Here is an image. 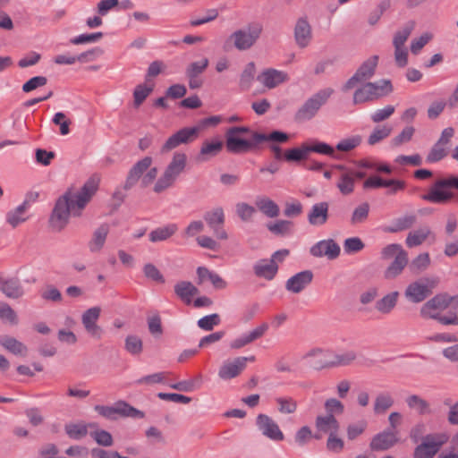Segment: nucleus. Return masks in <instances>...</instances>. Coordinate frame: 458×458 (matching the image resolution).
I'll return each mask as SVG.
<instances>
[{
  "label": "nucleus",
  "mask_w": 458,
  "mask_h": 458,
  "mask_svg": "<svg viewBox=\"0 0 458 458\" xmlns=\"http://www.w3.org/2000/svg\"><path fill=\"white\" fill-rule=\"evenodd\" d=\"M324 408L326 415H341L344 411V403L336 398H328L325 401Z\"/></svg>",
  "instance_id": "nucleus-54"
},
{
  "label": "nucleus",
  "mask_w": 458,
  "mask_h": 458,
  "mask_svg": "<svg viewBox=\"0 0 458 458\" xmlns=\"http://www.w3.org/2000/svg\"><path fill=\"white\" fill-rule=\"evenodd\" d=\"M394 403L392 394L388 392L379 393L374 402V412L376 414H383L390 409Z\"/></svg>",
  "instance_id": "nucleus-37"
},
{
  "label": "nucleus",
  "mask_w": 458,
  "mask_h": 458,
  "mask_svg": "<svg viewBox=\"0 0 458 458\" xmlns=\"http://www.w3.org/2000/svg\"><path fill=\"white\" fill-rule=\"evenodd\" d=\"M98 188V180L90 177L80 191L67 190L55 201L49 217V226L54 232H61L69 223L70 216H80Z\"/></svg>",
  "instance_id": "nucleus-1"
},
{
  "label": "nucleus",
  "mask_w": 458,
  "mask_h": 458,
  "mask_svg": "<svg viewBox=\"0 0 458 458\" xmlns=\"http://www.w3.org/2000/svg\"><path fill=\"white\" fill-rule=\"evenodd\" d=\"M253 270L257 276L272 280L278 271V265L271 259H260L254 265Z\"/></svg>",
  "instance_id": "nucleus-29"
},
{
  "label": "nucleus",
  "mask_w": 458,
  "mask_h": 458,
  "mask_svg": "<svg viewBox=\"0 0 458 458\" xmlns=\"http://www.w3.org/2000/svg\"><path fill=\"white\" fill-rule=\"evenodd\" d=\"M256 73V66L253 62H250L246 64L244 70L242 71L240 78V88L242 90H248L254 80Z\"/></svg>",
  "instance_id": "nucleus-47"
},
{
  "label": "nucleus",
  "mask_w": 458,
  "mask_h": 458,
  "mask_svg": "<svg viewBox=\"0 0 458 458\" xmlns=\"http://www.w3.org/2000/svg\"><path fill=\"white\" fill-rule=\"evenodd\" d=\"M449 307L458 311V295L451 296L447 293H441L427 301L420 313L421 317L430 318L432 315L439 314L436 310H445Z\"/></svg>",
  "instance_id": "nucleus-8"
},
{
  "label": "nucleus",
  "mask_w": 458,
  "mask_h": 458,
  "mask_svg": "<svg viewBox=\"0 0 458 458\" xmlns=\"http://www.w3.org/2000/svg\"><path fill=\"white\" fill-rule=\"evenodd\" d=\"M370 206L368 202H363L357 206L351 216L350 223L352 225L363 224L369 218Z\"/></svg>",
  "instance_id": "nucleus-40"
},
{
  "label": "nucleus",
  "mask_w": 458,
  "mask_h": 458,
  "mask_svg": "<svg viewBox=\"0 0 458 458\" xmlns=\"http://www.w3.org/2000/svg\"><path fill=\"white\" fill-rule=\"evenodd\" d=\"M267 227L275 235L284 236L292 233L293 223L289 220H278L274 224H267Z\"/></svg>",
  "instance_id": "nucleus-48"
},
{
  "label": "nucleus",
  "mask_w": 458,
  "mask_h": 458,
  "mask_svg": "<svg viewBox=\"0 0 458 458\" xmlns=\"http://www.w3.org/2000/svg\"><path fill=\"white\" fill-rule=\"evenodd\" d=\"M258 144L259 142H256L253 138L251 140H245L227 131L225 132V148L229 153H247L255 148Z\"/></svg>",
  "instance_id": "nucleus-14"
},
{
  "label": "nucleus",
  "mask_w": 458,
  "mask_h": 458,
  "mask_svg": "<svg viewBox=\"0 0 458 458\" xmlns=\"http://www.w3.org/2000/svg\"><path fill=\"white\" fill-rule=\"evenodd\" d=\"M416 222V216L414 215H407L403 217L396 219L395 227H390L388 232L396 233L399 231L406 230L411 227Z\"/></svg>",
  "instance_id": "nucleus-62"
},
{
  "label": "nucleus",
  "mask_w": 458,
  "mask_h": 458,
  "mask_svg": "<svg viewBox=\"0 0 458 458\" xmlns=\"http://www.w3.org/2000/svg\"><path fill=\"white\" fill-rule=\"evenodd\" d=\"M224 143L222 140H216L214 141L206 140L202 143L199 156L203 157L202 160H207L210 157L217 156L223 149Z\"/></svg>",
  "instance_id": "nucleus-38"
},
{
  "label": "nucleus",
  "mask_w": 458,
  "mask_h": 458,
  "mask_svg": "<svg viewBox=\"0 0 458 458\" xmlns=\"http://www.w3.org/2000/svg\"><path fill=\"white\" fill-rule=\"evenodd\" d=\"M340 246L333 240H322L314 244L310 252L313 257L326 256L328 259H335L340 255Z\"/></svg>",
  "instance_id": "nucleus-17"
},
{
  "label": "nucleus",
  "mask_w": 458,
  "mask_h": 458,
  "mask_svg": "<svg viewBox=\"0 0 458 458\" xmlns=\"http://www.w3.org/2000/svg\"><path fill=\"white\" fill-rule=\"evenodd\" d=\"M415 28V21H409L404 26L395 32L393 38V45L394 48L404 47V44L410 37L411 33Z\"/></svg>",
  "instance_id": "nucleus-39"
},
{
  "label": "nucleus",
  "mask_w": 458,
  "mask_h": 458,
  "mask_svg": "<svg viewBox=\"0 0 458 458\" xmlns=\"http://www.w3.org/2000/svg\"><path fill=\"white\" fill-rule=\"evenodd\" d=\"M257 80L267 89H274L281 83L287 81L289 77L284 72L269 68L259 74Z\"/></svg>",
  "instance_id": "nucleus-22"
},
{
  "label": "nucleus",
  "mask_w": 458,
  "mask_h": 458,
  "mask_svg": "<svg viewBox=\"0 0 458 458\" xmlns=\"http://www.w3.org/2000/svg\"><path fill=\"white\" fill-rule=\"evenodd\" d=\"M332 352L328 350H323L320 348H314L309 351L304 359L316 358V360L311 363L312 367L315 369L320 370L324 368L318 367V364L323 362L325 360H331Z\"/></svg>",
  "instance_id": "nucleus-44"
},
{
  "label": "nucleus",
  "mask_w": 458,
  "mask_h": 458,
  "mask_svg": "<svg viewBox=\"0 0 458 458\" xmlns=\"http://www.w3.org/2000/svg\"><path fill=\"white\" fill-rule=\"evenodd\" d=\"M408 264V254L405 250L400 251L384 272L386 279H394L398 276Z\"/></svg>",
  "instance_id": "nucleus-30"
},
{
  "label": "nucleus",
  "mask_w": 458,
  "mask_h": 458,
  "mask_svg": "<svg viewBox=\"0 0 458 458\" xmlns=\"http://www.w3.org/2000/svg\"><path fill=\"white\" fill-rule=\"evenodd\" d=\"M439 283L437 277H422L411 283L405 289V298L412 303H420L432 294Z\"/></svg>",
  "instance_id": "nucleus-6"
},
{
  "label": "nucleus",
  "mask_w": 458,
  "mask_h": 458,
  "mask_svg": "<svg viewBox=\"0 0 458 458\" xmlns=\"http://www.w3.org/2000/svg\"><path fill=\"white\" fill-rule=\"evenodd\" d=\"M398 297L399 293L397 291L387 293L377 301L375 309L381 314H389L396 306Z\"/></svg>",
  "instance_id": "nucleus-34"
},
{
  "label": "nucleus",
  "mask_w": 458,
  "mask_h": 458,
  "mask_svg": "<svg viewBox=\"0 0 458 458\" xmlns=\"http://www.w3.org/2000/svg\"><path fill=\"white\" fill-rule=\"evenodd\" d=\"M276 402L280 413L292 414L297 410V402L292 397H277Z\"/></svg>",
  "instance_id": "nucleus-53"
},
{
  "label": "nucleus",
  "mask_w": 458,
  "mask_h": 458,
  "mask_svg": "<svg viewBox=\"0 0 458 458\" xmlns=\"http://www.w3.org/2000/svg\"><path fill=\"white\" fill-rule=\"evenodd\" d=\"M453 189L458 190V176L451 174L436 180L421 199L434 204H446L454 198Z\"/></svg>",
  "instance_id": "nucleus-2"
},
{
  "label": "nucleus",
  "mask_w": 458,
  "mask_h": 458,
  "mask_svg": "<svg viewBox=\"0 0 458 458\" xmlns=\"http://www.w3.org/2000/svg\"><path fill=\"white\" fill-rule=\"evenodd\" d=\"M0 291L10 299H19L24 295V289L17 277L0 276Z\"/></svg>",
  "instance_id": "nucleus-23"
},
{
  "label": "nucleus",
  "mask_w": 458,
  "mask_h": 458,
  "mask_svg": "<svg viewBox=\"0 0 458 458\" xmlns=\"http://www.w3.org/2000/svg\"><path fill=\"white\" fill-rule=\"evenodd\" d=\"M259 209L268 217H276L279 215L278 205L268 198H263L257 201Z\"/></svg>",
  "instance_id": "nucleus-45"
},
{
  "label": "nucleus",
  "mask_w": 458,
  "mask_h": 458,
  "mask_svg": "<svg viewBox=\"0 0 458 458\" xmlns=\"http://www.w3.org/2000/svg\"><path fill=\"white\" fill-rule=\"evenodd\" d=\"M0 344L4 349L15 355L25 356L27 353L26 345L14 337L4 335L0 338Z\"/></svg>",
  "instance_id": "nucleus-36"
},
{
  "label": "nucleus",
  "mask_w": 458,
  "mask_h": 458,
  "mask_svg": "<svg viewBox=\"0 0 458 458\" xmlns=\"http://www.w3.org/2000/svg\"><path fill=\"white\" fill-rule=\"evenodd\" d=\"M124 349L133 356H139L143 351V342L136 335H129L124 341Z\"/></svg>",
  "instance_id": "nucleus-46"
},
{
  "label": "nucleus",
  "mask_w": 458,
  "mask_h": 458,
  "mask_svg": "<svg viewBox=\"0 0 458 458\" xmlns=\"http://www.w3.org/2000/svg\"><path fill=\"white\" fill-rule=\"evenodd\" d=\"M430 233V229L427 226L410 232L406 238L407 246L409 248H412L420 245L428 238Z\"/></svg>",
  "instance_id": "nucleus-41"
},
{
  "label": "nucleus",
  "mask_w": 458,
  "mask_h": 458,
  "mask_svg": "<svg viewBox=\"0 0 458 458\" xmlns=\"http://www.w3.org/2000/svg\"><path fill=\"white\" fill-rule=\"evenodd\" d=\"M328 210L329 203L327 201L314 204L308 214L309 223L315 226L325 225L329 217Z\"/></svg>",
  "instance_id": "nucleus-24"
},
{
  "label": "nucleus",
  "mask_w": 458,
  "mask_h": 458,
  "mask_svg": "<svg viewBox=\"0 0 458 458\" xmlns=\"http://www.w3.org/2000/svg\"><path fill=\"white\" fill-rule=\"evenodd\" d=\"M245 369L246 359L237 357L223 363L219 369L218 377L223 380H229L238 377Z\"/></svg>",
  "instance_id": "nucleus-18"
},
{
  "label": "nucleus",
  "mask_w": 458,
  "mask_h": 458,
  "mask_svg": "<svg viewBox=\"0 0 458 458\" xmlns=\"http://www.w3.org/2000/svg\"><path fill=\"white\" fill-rule=\"evenodd\" d=\"M0 318L3 321L10 323L11 325L18 324V317L16 312L7 302L4 301L0 302Z\"/></svg>",
  "instance_id": "nucleus-55"
},
{
  "label": "nucleus",
  "mask_w": 458,
  "mask_h": 458,
  "mask_svg": "<svg viewBox=\"0 0 458 458\" xmlns=\"http://www.w3.org/2000/svg\"><path fill=\"white\" fill-rule=\"evenodd\" d=\"M308 144H301L299 148L286 149L284 153V161L300 162L308 157Z\"/></svg>",
  "instance_id": "nucleus-42"
},
{
  "label": "nucleus",
  "mask_w": 458,
  "mask_h": 458,
  "mask_svg": "<svg viewBox=\"0 0 458 458\" xmlns=\"http://www.w3.org/2000/svg\"><path fill=\"white\" fill-rule=\"evenodd\" d=\"M294 39L301 48L307 47L312 39V29L306 17L299 18L294 27Z\"/></svg>",
  "instance_id": "nucleus-20"
},
{
  "label": "nucleus",
  "mask_w": 458,
  "mask_h": 458,
  "mask_svg": "<svg viewBox=\"0 0 458 458\" xmlns=\"http://www.w3.org/2000/svg\"><path fill=\"white\" fill-rule=\"evenodd\" d=\"M262 25L259 23L248 24L243 29H240L232 33L229 40L233 41V47L244 51L250 49L259 38L262 32Z\"/></svg>",
  "instance_id": "nucleus-9"
},
{
  "label": "nucleus",
  "mask_w": 458,
  "mask_h": 458,
  "mask_svg": "<svg viewBox=\"0 0 458 458\" xmlns=\"http://www.w3.org/2000/svg\"><path fill=\"white\" fill-rule=\"evenodd\" d=\"M397 433L394 430H384L372 438L369 447L372 451H385L394 446L397 442Z\"/></svg>",
  "instance_id": "nucleus-21"
},
{
  "label": "nucleus",
  "mask_w": 458,
  "mask_h": 458,
  "mask_svg": "<svg viewBox=\"0 0 458 458\" xmlns=\"http://www.w3.org/2000/svg\"><path fill=\"white\" fill-rule=\"evenodd\" d=\"M109 231L110 225L106 223L100 225L94 230L92 237L88 242V248L90 252L97 253L103 249Z\"/></svg>",
  "instance_id": "nucleus-25"
},
{
  "label": "nucleus",
  "mask_w": 458,
  "mask_h": 458,
  "mask_svg": "<svg viewBox=\"0 0 458 458\" xmlns=\"http://www.w3.org/2000/svg\"><path fill=\"white\" fill-rule=\"evenodd\" d=\"M91 437L99 445L106 447L113 445L114 439L112 435L104 429H97L90 433Z\"/></svg>",
  "instance_id": "nucleus-60"
},
{
  "label": "nucleus",
  "mask_w": 458,
  "mask_h": 458,
  "mask_svg": "<svg viewBox=\"0 0 458 458\" xmlns=\"http://www.w3.org/2000/svg\"><path fill=\"white\" fill-rule=\"evenodd\" d=\"M26 209L24 206H19L15 209L7 213L6 220L13 226L16 227L21 223L26 221V217H23L22 215L25 213Z\"/></svg>",
  "instance_id": "nucleus-63"
},
{
  "label": "nucleus",
  "mask_w": 458,
  "mask_h": 458,
  "mask_svg": "<svg viewBox=\"0 0 458 458\" xmlns=\"http://www.w3.org/2000/svg\"><path fill=\"white\" fill-rule=\"evenodd\" d=\"M187 162V156L182 152H175L171 162L154 186L156 193H161L172 187L178 176L183 172Z\"/></svg>",
  "instance_id": "nucleus-3"
},
{
  "label": "nucleus",
  "mask_w": 458,
  "mask_h": 458,
  "mask_svg": "<svg viewBox=\"0 0 458 458\" xmlns=\"http://www.w3.org/2000/svg\"><path fill=\"white\" fill-rule=\"evenodd\" d=\"M199 293V289L190 281H180L174 285V293L188 305L191 303V297Z\"/></svg>",
  "instance_id": "nucleus-31"
},
{
  "label": "nucleus",
  "mask_w": 458,
  "mask_h": 458,
  "mask_svg": "<svg viewBox=\"0 0 458 458\" xmlns=\"http://www.w3.org/2000/svg\"><path fill=\"white\" fill-rule=\"evenodd\" d=\"M252 138L256 142L271 141L272 144L284 143L290 140V135L281 131H272L270 133L253 132Z\"/></svg>",
  "instance_id": "nucleus-33"
},
{
  "label": "nucleus",
  "mask_w": 458,
  "mask_h": 458,
  "mask_svg": "<svg viewBox=\"0 0 458 458\" xmlns=\"http://www.w3.org/2000/svg\"><path fill=\"white\" fill-rule=\"evenodd\" d=\"M65 432L70 438L79 440L87 436L88 428L81 424H68L65 426Z\"/></svg>",
  "instance_id": "nucleus-61"
},
{
  "label": "nucleus",
  "mask_w": 458,
  "mask_h": 458,
  "mask_svg": "<svg viewBox=\"0 0 458 458\" xmlns=\"http://www.w3.org/2000/svg\"><path fill=\"white\" fill-rule=\"evenodd\" d=\"M101 309L98 306L86 310L81 315V323L86 332L92 338L101 339L104 330L98 325V320L100 317Z\"/></svg>",
  "instance_id": "nucleus-13"
},
{
  "label": "nucleus",
  "mask_w": 458,
  "mask_h": 458,
  "mask_svg": "<svg viewBox=\"0 0 458 458\" xmlns=\"http://www.w3.org/2000/svg\"><path fill=\"white\" fill-rule=\"evenodd\" d=\"M177 230L178 226L175 224H169L163 227L156 228L149 233V241L151 242L166 241L172 237Z\"/></svg>",
  "instance_id": "nucleus-35"
},
{
  "label": "nucleus",
  "mask_w": 458,
  "mask_h": 458,
  "mask_svg": "<svg viewBox=\"0 0 458 458\" xmlns=\"http://www.w3.org/2000/svg\"><path fill=\"white\" fill-rule=\"evenodd\" d=\"M447 440L448 437L443 433L427 434L414 448L412 458H434Z\"/></svg>",
  "instance_id": "nucleus-7"
},
{
  "label": "nucleus",
  "mask_w": 458,
  "mask_h": 458,
  "mask_svg": "<svg viewBox=\"0 0 458 458\" xmlns=\"http://www.w3.org/2000/svg\"><path fill=\"white\" fill-rule=\"evenodd\" d=\"M337 188L344 195H349L354 189V178L352 173H344L337 182Z\"/></svg>",
  "instance_id": "nucleus-52"
},
{
  "label": "nucleus",
  "mask_w": 458,
  "mask_h": 458,
  "mask_svg": "<svg viewBox=\"0 0 458 458\" xmlns=\"http://www.w3.org/2000/svg\"><path fill=\"white\" fill-rule=\"evenodd\" d=\"M447 156V149L444 145H438L437 142L431 148L429 153L427 156V162L435 163L442 160Z\"/></svg>",
  "instance_id": "nucleus-59"
},
{
  "label": "nucleus",
  "mask_w": 458,
  "mask_h": 458,
  "mask_svg": "<svg viewBox=\"0 0 458 458\" xmlns=\"http://www.w3.org/2000/svg\"><path fill=\"white\" fill-rule=\"evenodd\" d=\"M95 411L99 415L109 420H116L118 417L144 418L145 413L124 401H118L113 406L96 405Z\"/></svg>",
  "instance_id": "nucleus-10"
},
{
  "label": "nucleus",
  "mask_w": 458,
  "mask_h": 458,
  "mask_svg": "<svg viewBox=\"0 0 458 458\" xmlns=\"http://www.w3.org/2000/svg\"><path fill=\"white\" fill-rule=\"evenodd\" d=\"M405 403L411 410L415 411L420 416L429 415L432 413L430 403L418 394H411L407 396Z\"/></svg>",
  "instance_id": "nucleus-32"
},
{
  "label": "nucleus",
  "mask_w": 458,
  "mask_h": 458,
  "mask_svg": "<svg viewBox=\"0 0 458 458\" xmlns=\"http://www.w3.org/2000/svg\"><path fill=\"white\" fill-rule=\"evenodd\" d=\"M315 427L318 432L332 435L338 433L340 424L335 416L318 415L315 420Z\"/></svg>",
  "instance_id": "nucleus-28"
},
{
  "label": "nucleus",
  "mask_w": 458,
  "mask_h": 458,
  "mask_svg": "<svg viewBox=\"0 0 458 458\" xmlns=\"http://www.w3.org/2000/svg\"><path fill=\"white\" fill-rule=\"evenodd\" d=\"M378 63V56L372 55L365 60L360 67L356 70L355 73L344 83L342 90L346 92L353 89L358 83L366 81L371 79L375 72Z\"/></svg>",
  "instance_id": "nucleus-11"
},
{
  "label": "nucleus",
  "mask_w": 458,
  "mask_h": 458,
  "mask_svg": "<svg viewBox=\"0 0 458 458\" xmlns=\"http://www.w3.org/2000/svg\"><path fill=\"white\" fill-rule=\"evenodd\" d=\"M313 276L311 270L299 272L286 281L285 289L293 293H300L311 284Z\"/></svg>",
  "instance_id": "nucleus-19"
},
{
  "label": "nucleus",
  "mask_w": 458,
  "mask_h": 458,
  "mask_svg": "<svg viewBox=\"0 0 458 458\" xmlns=\"http://www.w3.org/2000/svg\"><path fill=\"white\" fill-rule=\"evenodd\" d=\"M187 162V156L182 152H175L171 162L154 186L156 193H161L172 187L178 176L183 172Z\"/></svg>",
  "instance_id": "nucleus-4"
},
{
  "label": "nucleus",
  "mask_w": 458,
  "mask_h": 458,
  "mask_svg": "<svg viewBox=\"0 0 458 458\" xmlns=\"http://www.w3.org/2000/svg\"><path fill=\"white\" fill-rule=\"evenodd\" d=\"M391 132L392 127L389 125L377 126L369 136L368 144L373 146L387 138Z\"/></svg>",
  "instance_id": "nucleus-49"
},
{
  "label": "nucleus",
  "mask_w": 458,
  "mask_h": 458,
  "mask_svg": "<svg viewBox=\"0 0 458 458\" xmlns=\"http://www.w3.org/2000/svg\"><path fill=\"white\" fill-rule=\"evenodd\" d=\"M154 86H147L146 84H139L136 86L133 91V105L137 108L139 107L148 95L153 91Z\"/></svg>",
  "instance_id": "nucleus-51"
},
{
  "label": "nucleus",
  "mask_w": 458,
  "mask_h": 458,
  "mask_svg": "<svg viewBox=\"0 0 458 458\" xmlns=\"http://www.w3.org/2000/svg\"><path fill=\"white\" fill-rule=\"evenodd\" d=\"M204 219L211 229L223 225L225 223V214L221 207H217L211 211L204 214Z\"/></svg>",
  "instance_id": "nucleus-43"
},
{
  "label": "nucleus",
  "mask_w": 458,
  "mask_h": 458,
  "mask_svg": "<svg viewBox=\"0 0 458 458\" xmlns=\"http://www.w3.org/2000/svg\"><path fill=\"white\" fill-rule=\"evenodd\" d=\"M458 311L450 310L447 315H432L431 319H435L444 326H458Z\"/></svg>",
  "instance_id": "nucleus-64"
},
{
  "label": "nucleus",
  "mask_w": 458,
  "mask_h": 458,
  "mask_svg": "<svg viewBox=\"0 0 458 458\" xmlns=\"http://www.w3.org/2000/svg\"><path fill=\"white\" fill-rule=\"evenodd\" d=\"M364 247V242L359 237H350L344 242V250L346 254L357 253L362 250Z\"/></svg>",
  "instance_id": "nucleus-56"
},
{
  "label": "nucleus",
  "mask_w": 458,
  "mask_h": 458,
  "mask_svg": "<svg viewBox=\"0 0 458 458\" xmlns=\"http://www.w3.org/2000/svg\"><path fill=\"white\" fill-rule=\"evenodd\" d=\"M148 329L151 335L156 338L160 337L163 333V326L161 317L157 312L153 314L152 316L148 317L147 318Z\"/></svg>",
  "instance_id": "nucleus-50"
},
{
  "label": "nucleus",
  "mask_w": 458,
  "mask_h": 458,
  "mask_svg": "<svg viewBox=\"0 0 458 458\" xmlns=\"http://www.w3.org/2000/svg\"><path fill=\"white\" fill-rule=\"evenodd\" d=\"M256 424L264 436L274 440L282 441L284 434L276 422L266 414H259L257 417Z\"/></svg>",
  "instance_id": "nucleus-15"
},
{
  "label": "nucleus",
  "mask_w": 458,
  "mask_h": 458,
  "mask_svg": "<svg viewBox=\"0 0 458 458\" xmlns=\"http://www.w3.org/2000/svg\"><path fill=\"white\" fill-rule=\"evenodd\" d=\"M356 353L354 351H346L342 353H333L331 355V360H325L323 362L318 364V367L320 368H335L341 366H348L353 360H356Z\"/></svg>",
  "instance_id": "nucleus-27"
},
{
  "label": "nucleus",
  "mask_w": 458,
  "mask_h": 458,
  "mask_svg": "<svg viewBox=\"0 0 458 458\" xmlns=\"http://www.w3.org/2000/svg\"><path fill=\"white\" fill-rule=\"evenodd\" d=\"M376 83L367 82L362 87L357 89L353 94V104L359 105L367 102H372L380 98V94L376 92Z\"/></svg>",
  "instance_id": "nucleus-26"
},
{
  "label": "nucleus",
  "mask_w": 458,
  "mask_h": 458,
  "mask_svg": "<svg viewBox=\"0 0 458 458\" xmlns=\"http://www.w3.org/2000/svg\"><path fill=\"white\" fill-rule=\"evenodd\" d=\"M199 136L198 129L194 127H183L170 136L161 148L162 153L169 152L181 144H188L195 140Z\"/></svg>",
  "instance_id": "nucleus-12"
},
{
  "label": "nucleus",
  "mask_w": 458,
  "mask_h": 458,
  "mask_svg": "<svg viewBox=\"0 0 458 458\" xmlns=\"http://www.w3.org/2000/svg\"><path fill=\"white\" fill-rule=\"evenodd\" d=\"M333 93V89L327 88L312 95L295 112L294 121L303 123L314 118Z\"/></svg>",
  "instance_id": "nucleus-5"
},
{
  "label": "nucleus",
  "mask_w": 458,
  "mask_h": 458,
  "mask_svg": "<svg viewBox=\"0 0 458 458\" xmlns=\"http://www.w3.org/2000/svg\"><path fill=\"white\" fill-rule=\"evenodd\" d=\"M221 322L220 316L216 313L205 316L198 320V327L206 331H211Z\"/></svg>",
  "instance_id": "nucleus-58"
},
{
  "label": "nucleus",
  "mask_w": 458,
  "mask_h": 458,
  "mask_svg": "<svg viewBox=\"0 0 458 458\" xmlns=\"http://www.w3.org/2000/svg\"><path fill=\"white\" fill-rule=\"evenodd\" d=\"M362 141L361 136L355 135L339 141L335 147L338 151L348 152L357 148Z\"/></svg>",
  "instance_id": "nucleus-57"
},
{
  "label": "nucleus",
  "mask_w": 458,
  "mask_h": 458,
  "mask_svg": "<svg viewBox=\"0 0 458 458\" xmlns=\"http://www.w3.org/2000/svg\"><path fill=\"white\" fill-rule=\"evenodd\" d=\"M151 165L152 157H145L136 162L127 174L123 189L128 191L135 186L139 180L144 176V173L150 167Z\"/></svg>",
  "instance_id": "nucleus-16"
}]
</instances>
